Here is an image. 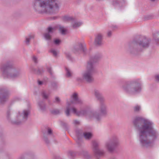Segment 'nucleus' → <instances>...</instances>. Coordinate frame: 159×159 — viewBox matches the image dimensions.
Returning <instances> with one entry per match:
<instances>
[{"instance_id":"nucleus-1","label":"nucleus","mask_w":159,"mask_h":159,"mask_svg":"<svg viewBox=\"0 0 159 159\" xmlns=\"http://www.w3.org/2000/svg\"><path fill=\"white\" fill-rule=\"evenodd\" d=\"M133 123L137 130L140 145L144 148L152 147L159 134L154 128V123L150 120L140 116L135 117Z\"/></svg>"},{"instance_id":"nucleus-2","label":"nucleus","mask_w":159,"mask_h":159,"mask_svg":"<svg viewBox=\"0 0 159 159\" xmlns=\"http://www.w3.org/2000/svg\"><path fill=\"white\" fill-rule=\"evenodd\" d=\"M72 100L67 103V106L65 113L67 116L70 115V111L78 116H85L88 119L90 120L95 119L97 121L100 120L102 116L106 115L107 113V107L104 103L100 102L98 110L96 111H91L90 108H87L85 109L77 111L75 107H72L73 104H81L83 101L78 98L77 94L74 93L71 96Z\"/></svg>"},{"instance_id":"nucleus-3","label":"nucleus","mask_w":159,"mask_h":159,"mask_svg":"<svg viewBox=\"0 0 159 159\" xmlns=\"http://www.w3.org/2000/svg\"><path fill=\"white\" fill-rule=\"evenodd\" d=\"M60 6L59 0H35L33 7L39 13L52 14L58 12Z\"/></svg>"},{"instance_id":"nucleus-4","label":"nucleus","mask_w":159,"mask_h":159,"mask_svg":"<svg viewBox=\"0 0 159 159\" xmlns=\"http://www.w3.org/2000/svg\"><path fill=\"white\" fill-rule=\"evenodd\" d=\"M100 57V55L98 54L90 58L87 64L86 70L82 74V79L78 78L77 79L78 81H81L83 79L89 83H91L93 82V64L96 62Z\"/></svg>"},{"instance_id":"nucleus-5","label":"nucleus","mask_w":159,"mask_h":159,"mask_svg":"<svg viewBox=\"0 0 159 159\" xmlns=\"http://www.w3.org/2000/svg\"><path fill=\"white\" fill-rule=\"evenodd\" d=\"M142 82L140 79L128 82L125 85L123 86V90L126 93L134 95L141 91Z\"/></svg>"},{"instance_id":"nucleus-6","label":"nucleus","mask_w":159,"mask_h":159,"mask_svg":"<svg viewBox=\"0 0 159 159\" xmlns=\"http://www.w3.org/2000/svg\"><path fill=\"white\" fill-rule=\"evenodd\" d=\"M150 42V39L143 37L138 41L137 43H133L131 46H133V47H131L129 48V51L131 53H134L135 51L137 50L140 51L141 50V48H148Z\"/></svg>"},{"instance_id":"nucleus-7","label":"nucleus","mask_w":159,"mask_h":159,"mask_svg":"<svg viewBox=\"0 0 159 159\" xmlns=\"http://www.w3.org/2000/svg\"><path fill=\"white\" fill-rule=\"evenodd\" d=\"M12 66L9 63L2 65L0 67V70L2 72V75L4 78L13 79L18 77L20 74L16 72L13 74V70L11 69Z\"/></svg>"},{"instance_id":"nucleus-8","label":"nucleus","mask_w":159,"mask_h":159,"mask_svg":"<svg viewBox=\"0 0 159 159\" xmlns=\"http://www.w3.org/2000/svg\"><path fill=\"white\" fill-rule=\"evenodd\" d=\"M119 144L118 139L115 138L106 142L105 147L108 151L111 152L114 151Z\"/></svg>"},{"instance_id":"nucleus-9","label":"nucleus","mask_w":159,"mask_h":159,"mask_svg":"<svg viewBox=\"0 0 159 159\" xmlns=\"http://www.w3.org/2000/svg\"><path fill=\"white\" fill-rule=\"evenodd\" d=\"M93 150L95 154L97 155L101 156L104 155L105 152L102 150L98 148V144L95 141L93 142Z\"/></svg>"},{"instance_id":"nucleus-10","label":"nucleus","mask_w":159,"mask_h":159,"mask_svg":"<svg viewBox=\"0 0 159 159\" xmlns=\"http://www.w3.org/2000/svg\"><path fill=\"white\" fill-rule=\"evenodd\" d=\"M9 94L8 92L4 89H1L0 91V102L3 103L7 99Z\"/></svg>"},{"instance_id":"nucleus-11","label":"nucleus","mask_w":159,"mask_h":159,"mask_svg":"<svg viewBox=\"0 0 159 159\" xmlns=\"http://www.w3.org/2000/svg\"><path fill=\"white\" fill-rule=\"evenodd\" d=\"M81 51H82L84 53H86V51L85 45L81 43H80L78 45L75 46L73 50V51L75 53H79Z\"/></svg>"},{"instance_id":"nucleus-12","label":"nucleus","mask_w":159,"mask_h":159,"mask_svg":"<svg viewBox=\"0 0 159 159\" xmlns=\"http://www.w3.org/2000/svg\"><path fill=\"white\" fill-rule=\"evenodd\" d=\"M95 44L98 46H101L103 44L102 42V36L101 34H98L95 36Z\"/></svg>"},{"instance_id":"nucleus-13","label":"nucleus","mask_w":159,"mask_h":159,"mask_svg":"<svg viewBox=\"0 0 159 159\" xmlns=\"http://www.w3.org/2000/svg\"><path fill=\"white\" fill-rule=\"evenodd\" d=\"M94 93L96 97L100 102L105 101V98L102 95V94L99 90L95 89L94 91Z\"/></svg>"},{"instance_id":"nucleus-14","label":"nucleus","mask_w":159,"mask_h":159,"mask_svg":"<svg viewBox=\"0 0 159 159\" xmlns=\"http://www.w3.org/2000/svg\"><path fill=\"white\" fill-rule=\"evenodd\" d=\"M30 113V111L29 109H25L23 111L21 114H20L19 113V115L18 117H21L23 119L24 121H25L27 119L28 116Z\"/></svg>"},{"instance_id":"nucleus-15","label":"nucleus","mask_w":159,"mask_h":159,"mask_svg":"<svg viewBox=\"0 0 159 159\" xmlns=\"http://www.w3.org/2000/svg\"><path fill=\"white\" fill-rule=\"evenodd\" d=\"M48 32L44 34L45 38L47 40H49L51 38V36L50 34L52 33L55 31L56 28L55 27H48Z\"/></svg>"},{"instance_id":"nucleus-16","label":"nucleus","mask_w":159,"mask_h":159,"mask_svg":"<svg viewBox=\"0 0 159 159\" xmlns=\"http://www.w3.org/2000/svg\"><path fill=\"white\" fill-rule=\"evenodd\" d=\"M58 27L59 32L61 34L65 35L66 34L67 29L66 27L61 25H59Z\"/></svg>"},{"instance_id":"nucleus-17","label":"nucleus","mask_w":159,"mask_h":159,"mask_svg":"<svg viewBox=\"0 0 159 159\" xmlns=\"http://www.w3.org/2000/svg\"><path fill=\"white\" fill-rule=\"evenodd\" d=\"M82 24V23L80 22L77 21H73L72 23V26L73 28L75 29L79 27Z\"/></svg>"},{"instance_id":"nucleus-18","label":"nucleus","mask_w":159,"mask_h":159,"mask_svg":"<svg viewBox=\"0 0 159 159\" xmlns=\"http://www.w3.org/2000/svg\"><path fill=\"white\" fill-rule=\"evenodd\" d=\"M34 37V35H30L27 37L25 38V43L27 44L28 45L29 43L30 40L31 39H33Z\"/></svg>"},{"instance_id":"nucleus-19","label":"nucleus","mask_w":159,"mask_h":159,"mask_svg":"<svg viewBox=\"0 0 159 159\" xmlns=\"http://www.w3.org/2000/svg\"><path fill=\"white\" fill-rule=\"evenodd\" d=\"M83 135L84 138L87 140L90 139L92 137V134L89 132H84Z\"/></svg>"},{"instance_id":"nucleus-20","label":"nucleus","mask_w":159,"mask_h":159,"mask_svg":"<svg viewBox=\"0 0 159 159\" xmlns=\"http://www.w3.org/2000/svg\"><path fill=\"white\" fill-rule=\"evenodd\" d=\"M66 76L67 77H71L72 75V72L68 68L66 67Z\"/></svg>"},{"instance_id":"nucleus-21","label":"nucleus","mask_w":159,"mask_h":159,"mask_svg":"<svg viewBox=\"0 0 159 159\" xmlns=\"http://www.w3.org/2000/svg\"><path fill=\"white\" fill-rule=\"evenodd\" d=\"M73 19V18L72 17L68 16H65L63 18V20L64 21H68L72 20Z\"/></svg>"},{"instance_id":"nucleus-22","label":"nucleus","mask_w":159,"mask_h":159,"mask_svg":"<svg viewBox=\"0 0 159 159\" xmlns=\"http://www.w3.org/2000/svg\"><path fill=\"white\" fill-rule=\"evenodd\" d=\"M39 105L40 109L43 111H44L45 109V105L44 103L43 102H40L39 103Z\"/></svg>"},{"instance_id":"nucleus-23","label":"nucleus","mask_w":159,"mask_h":159,"mask_svg":"<svg viewBox=\"0 0 159 159\" xmlns=\"http://www.w3.org/2000/svg\"><path fill=\"white\" fill-rule=\"evenodd\" d=\"M133 109L134 112H139L141 110V107L139 105H136L134 107Z\"/></svg>"},{"instance_id":"nucleus-24","label":"nucleus","mask_w":159,"mask_h":159,"mask_svg":"<svg viewBox=\"0 0 159 159\" xmlns=\"http://www.w3.org/2000/svg\"><path fill=\"white\" fill-rule=\"evenodd\" d=\"M154 78L155 81L159 83V74H157L154 75Z\"/></svg>"},{"instance_id":"nucleus-25","label":"nucleus","mask_w":159,"mask_h":159,"mask_svg":"<svg viewBox=\"0 0 159 159\" xmlns=\"http://www.w3.org/2000/svg\"><path fill=\"white\" fill-rule=\"evenodd\" d=\"M42 95L43 97L45 99H47L49 96L48 94L44 92L42 93Z\"/></svg>"},{"instance_id":"nucleus-26","label":"nucleus","mask_w":159,"mask_h":159,"mask_svg":"<svg viewBox=\"0 0 159 159\" xmlns=\"http://www.w3.org/2000/svg\"><path fill=\"white\" fill-rule=\"evenodd\" d=\"M50 52L52 53L55 56H56L57 55V52L55 50L52 49L50 50Z\"/></svg>"},{"instance_id":"nucleus-27","label":"nucleus","mask_w":159,"mask_h":159,"mask_svg":"<svg viewBox=\"0 0 159 159\" xmlns=\"http://www.w3.org/2000/svg\"><path fill=\"white\" fill-rule=\"evenodd\" d=\"M51 112L52 114H57L59 113V111L57 109H55L52 110Z\"/></svg>"},{"instance_id":"nucleus-28","label":"nucleus","mask_w":159,"mask_h":159,"mask_svg":"<svg viewBox=\"0 0 159 159\" xmlns=\"http://www.w3.org/2000/svg\"><path fill=\"white\" fill-rule=\"evenodd\" d=\"M43 70L42 69H38L35 71V72L37 74L39 75L42 73Z\"/></svg>"},{"instance_id":"nucleus-29","label":"nucleus","mask_w":159,"mask_h":159,"mask_svg":"<svg viewBox=\"0 0 159 159\" xmlns=\"http://www.w3.org/2000/svg\"><path fill=\"white\" fill-rule=\"evenodd\" d=\"M52 134V130L50 128H48L47 131V134L49 135Z\"/></svg>"},{"instance_id":"nucleus-30","label":"nucleus","mask_w":159,"mask_h":159,"mask_svg":"<svg viewBox=\"0 0 159 159\" xmlns=\"http://www.w3.org/2000/svg\"><path fill=\"white\" fill-rule=\"evenodd\" d=\"M155 42L157 45H159V37L155 39Z\"/></svg>"},{"instance_id":"nucleus-31","label":"nucleus","mask_w":159,"mask_h":159,"mask_svg":"<svg viewBox=\"0 0 159 159\" xmlns=\"http://www.w3.org/2000/svg\"><path fill=\"white\" fill-rule=\"evenodd\" d=\"M54 42L55 44L57 45L58 44L60 43V41L58 39H56L54 40Z\"/></svg>"},{"instance_id":"nucleus-32","label":"nucleus","mask_w":159,"mask_h":159,"mask_svg":"<svg viewBox=\"0 0 159 159\" xmlns=\"http://www.w3.org/2000/svg\"><path fill=\"white\" fill-rule=\"evenodd\" d=\"M117 1V0H114L113 2V4L114 5L116 6L118 4V3H119V1Z\"/></svg>"},{"instance_id":"nucleus-33","label":"nucleus","mask_w":159,"mask_h":159,"mask_svg":"<svg viewBox=\"0 0 159 159\" xmlns=\"http://www.w3.org/2000/svg\"><path fill=\"white\" fill-rule=\"evenodd\" d=\"M33 60L34 61V62L36 63L37 62V58L35 56H34L33 57Z\"/></svg>"},{"instance_id":"nucleus-34","label":"nucleus","mask_w":159,"mask_h":159,"mask_svg":"<svg viewBox=\"0 0 159 159\" xmlns=\"http://www.w3.org/2000/svg\"><path fill=\"white\" fill-rule=\"evenodd\" d=\"M47 69L48 71L49 72V73L51 74L52 75V72L51 70V68L50 67H48L47 68Z\"/></svg>"},{"instance_id":"nucleus-35","label":"nucleus","mask_w":159,"mask_h":159,"mask_svg":"<svg viewBox=\"0 0 159 159\" xmlns=\"http://www.w3.org/2000/svg\"><path fill=\"white\" fill-rule=\"evenodd\" d=\"M111 34H112L111 32V31H109L107 32V36L108 37H110V36H111Z\"/></svg>"},{"instance_id":"nucleus-36","label":"nucleus","mask_w":159,"mask_h":159,"mask_svg":"<svg viewBox=\"0 0 159 159\" xmlns=\"http://www.w3.org/2000/svg\"><path fill=\"white\" fill-rule=\"evenodd\" d=\"M60 98L57 97L55 98V101L57 102H60Z\"/></svg>"},{"instance_id":"nucleus-37","label":"nucleus","mask_w":159,"mask_h":159,"mask_svg":"<svg viewBox=\"0 0 159 159\" xmlns=\"http://www.w3.org/2000/svg\"><path fill=\"white\" fill-rule=\"evenodd\" d=\"M79 123V122L77 120H75L74 121V123L75 124H78Z\"/></svg>"},{"instance_id":"nucleus-38","label":"nucleus","mask_w":159,"mask_h":159,"mask_svg":"<svg viewBox=\"0 0 159 159\" xmlns=\"http://www.w3.org/2000/svg\"><path fill=\"white\" fill-rule=\"evenodd\" d=\"M38 82L39 85H41L42 84V82L41 81H39Z\"/></svg>"},{"instance_id":"nucleus-39","label":"nucleus","mask_w":159,"mask_h":159,"mask_svg":"<svg viewBox=\"0 0 159 159\" xmlns=\"http://www.w3.org/2000/svg\"><path fill=\"white\" fill-rule=\"evenodd\" d=\"M44 140L47 143H49V141H48L47 140V139H44Z\"/></svg>"},{"instance_id":"nucleus-40","label":"nucleus","mask_w":159,"mask_h":159,"mask_svg":"<svg viewBox=\"0 0 159 159\" xmlns=\"http://www.w3.org/2000/svg\"><path fill=\"white\" fill-rule=\"evenodd\" d=\"M15 124H17V125H19L20 124V122H15Z\"/></svg>"},{"instance_id":"nucleus-41","label":"nucleus","mask_w":159,"mask_h":159,"mask_svg":"<svg viewBox=\"0 0 159 159\" xmlns=\"http://www.w3.org/2000/svg\"><path fill=\"white\" fill-rule=\"evenodd\" d=\"M67 56H68V58L69 59H70V55H68H68L67 54Z\"/></svg>"},{"instance_id":"nucleus-42","label":"nucleus","mask_w":159,"mask_h":159,"mask_svg":"<svg viewBox=\"0 0 159 159\" xmlns=\"http://www.w3.org/2000/svg\"><path fill=\"white\" fill-rule=\"evenodd\" d=\"M117 28V26H115L114 27V28Z\"/></svg>"},{"instance_id":"nucleus-43","label":"nucleus","mask_w":159,"mask_h":159,"mask_svg":"<svg viewBox=\"0 0 159 159\" xmlns=\"http://www.w3.org/2000/svg\"><path fill=\"white\" fill-rule=\"evenodd\" d=\"M151 0L152 2H153V1H155L156 0Z\"/></svg>"},{"instance_id":"nucleus-44","label":"nucleus","mask_w":159,"mask_h":159,"mask_svg":"<svg viewBox=\"0 0 159 159\" xmlns=\"http://www.w3.org/2000/svg\"><path fill=\"white\" fill-rule=\"evenodd\" d=\"M20 159H24L23 158H20Z\"/></svg>"}]
</instances>
